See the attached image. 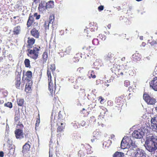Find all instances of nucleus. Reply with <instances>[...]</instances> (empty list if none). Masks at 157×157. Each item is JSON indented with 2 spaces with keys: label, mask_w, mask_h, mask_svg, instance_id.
<instances>
[{
  "label": "nucleus",
  "mask_w": 157,
  "mask_h": 157,
  "mask_svg": "<svg viewBox=\"0 0 157 157\" xmlns=\"http://www.w3.org/2000/svg\"><path fill=\"white\" fill-rule=\"evenodd\" d=\"M144 145L147 150L152 152L157 149V139L154 136H148Z\"/></svg>",
  "instance_id": "f257e3e1"
},
{
  "label": "nucleus",
  "mask_w": 157,
  "mask_h": 157,
  "mask_svg": "<svg viewBox=\"0 0 157 157\" xmlns=\"http://www.w3.org/2000/svg\"><path fill=\"white\" fill-rule=\"evenodd\" d=\"M47 74L48 78V89L51 94H52L54 92H55L56 85L55 83L53 84L52 82L51 71L49 70H48Z\"/></svg>",
  "instance_id": "f03ea898"
},
{
  "label": "nucleus",
  "mask_w": 157,
  "mask_h": 157,
  "mask_svg": "<svg viewBox=\"0 0 157 157\" xmlns=\"http://www.w3.org/2000/svg\"><path fill=\"white\" fill-rule=\"evenodd\" d=\"M40 48V47H33L31 49L29 50L28 51L29 53V56L34 59H36L38 57V51Z\"/></svg>",
  "instance_id": "7ed1b4c3"
},
{
  "label": "nucleus",
  "mask_w": 157,
  "mask_h": 157,
  "mask_svg": "<svg viewBox=\"0 0 157 157\" xmlns=\"http://www.w3.org/2000/svg\"><path fill=\"white\" fill-rule=\"evenodd\" d=\"M143 98L147 104L149 105H154L156 101L155 98L147 94H144Z\"/></svg>",
  "instance_id": "20e7f679"
},
{
  "label": "nucleus",
  "mask_w": 157,
  "mask_h": 157,
  "mask_svg": "<svg viewBox=\"0 0 157 157\" xmlns=\"http://www.w3.org/2000/svg\"><path fill=\"white\" fill-rule=\"evenodd\" d=\"M150 122L151 128L153 131H157V116L152 118Z\"/></svg>",
  "instance_id": "39448f33"
},
{
  "label": "nucleus",
  "mask_w": 157,
  "mask_h": 157,
  "mask_svg": "<svg viewBox=\"0 0 157 157\" xmlns=\"http://www.w3.org/2000/svg\"><path fill=\"white\" fill-rule=\"evenodd\" d=\"M135 157H146V154L144 150L141 149H137L135 152Z\"/></svg>",
  "instance_id": "423d86ee"
},
{
  "label": "nucleus",
  "mask_w": 157,
  "mask_h": 157,
  "mask_svg": "<svg viewBox=\"0 0 157 157\" xmlns=\"http://www.w3.org/2000/svg\"><path fill=\"white\" fill-rule=\"evenodd\" d=\"M144 135V132L140 129L135 130L132 134L133 137L136 139H140Z\"/></svg>",
  "instance_id": "0eeeda50"
},
{
  "label": "nucleus",
  "mask_w": 157,
  "mask_h": 157,
  "mask_svg": "<svg viewBox=\"0 0 157 157\" xmlns=\"http://www.w3.org/2000/svg\"><path fill=\"white\" fill-rule=\"evenodd\" d=\"M16 138L17 139H21L24 138V132L21 129H17L15 131Z\"/></svg>",
  "instance_id": "6e6552de"
},
{
  "label": "nucleus",
  "mask_w": 157,
  "mask_h": 157,
  "mask_svg": "<svg viewBox=\"0 0 157 157\" xmlns=\"http://www.w3.org/2000/svg\"><path fill=\"white\" fill-rule=\"evenodd\" d=\"M150 86L155 91H157V77L154 78L150 83Z\"/></svg>",
  "instance_id": "1a4fd4ad"
},
{
  "label": "nucleus",
  "mask_w": 157,
  "mask_h": 157,
  "mask_svg": "<svg viewBox=\"0 0 157 157\" xmlns=\"http://www.w3.org/2000/svg\"><path fill=\"white\" fill-rule=\"evenodd\" d=\"M46 2L44 1H42L39 5L38 9L40 11L42 12L45 11L47 9Z\"/></svg>",
  "instance_id": "9d476101"
},
{
  "label": "nucleus",
  "mask_w": 157,
  "mask_h": 157,
  "mask_svg": "<svg viewBox=\"0 0 157 157\" xmlns=\"http://www.w3.org/2000/svg\"><path fill=\"white\" fill-rule=\"evenodd\" d=\"M126 141L123 138L121 143V147L122 149H124L125 148H130V145L129 142L128 143H126Z\"/></svg>",
  "instance_id": "9b49d317"
},
{
  "label": "nucleus",
  "mask_w": 157,
  "mask_h": 157,
  "mask_svg": "<svg viewBox=\"0 0 157 157\" xmlns=\"http://www.w3.org/2000/svg\"><path fill=\"white\" fill-rule=\"evenodd\" d=\"M28 47L29 48H32V45L35 43V40L33 38L28 37Z\"/></svg>",
  "instance_id": "f8f14e48"
},
{
  "label": "nucleus",
  "mask_w": 157,
  "mask_h": 157,
  "mask_svg": "<svg viewBox=\"0 0 157 157\" xmlns=\"http://www.w3.org/2000/svg\"><path fill=\"white\" fill-rule=\"evenodd\" d=\"M31 33L32 35L34 37L38 38L39 36V33L38 30L35 29H33L31 31Z\"/></svg>",
  "instance_id": "ddd939ff"
},
{
  "label": "nucleus",
  "mask_w": 157,
  "mask_h": 157,
  "mask_svg": "<svg viewBox=\"0 0 157 157\" xmlns=\"http://www.w3.org/2000/svg\"><path fill=\"white\" fill-rule=\"evenodd\" d=\"M33 17L32 16H31V14H30L27 24L28 27H29L31 26L33 23Z\"/></svg>",
  "instance_id": "4468645a"
},
{
  "label": "nucleus",
  "mask_w": 157,
  "mask_h": 157,
  "mask_svg": "<svg viewBox=\"0 0 157 157\" xmlns=\"http://www.w3.org/2000/svg\"><path fill=\"white\" fill-rule=\"evenodd\" d=\"M30 146V145L28 143H26L23 147V150L22 152L23 153L26 152L29 150Z\"/></svg>",
  "instance_id": "2eb2a0df"
},
{
  "label": "nucleus",
  "mask_w": 157,
  "mask_h": 157,
  "mask_svg": "<svg viewBox=\"0 0 157 157\" xmlns=\"http://www.w3.org/2000/svg\"><path fill=\"white\" fill-rule=\"evenodd\" d=\"M127 140H128L129 142V144L130 145V147H131V149L133 148H136L137 147L136 144L134 142H132L131 139H130L127 138Z\"/></svg>",
  "instance_id": "dca6fc26"
},
{
  "label": "nucleus",
  "mask_w": 157,
  "mask_h": 157,
  "mask_svg": "<svg viewBox=\"0 0 157 157\" xmlns=\"http://www.w3.org/2000/svg\"><path fill=\"white\" fill-rule=\"evenodd\" d=\"M21 78L20 77L17 76V77L16 79L15 86L17 88H19L21 84Z\"/></svg>",
  "instance_id": "f3484780"
},
{
  "label": "nucleus",
  "mask_w": 157,
  "mask_h": 157,
  "mask_svg": "<svg viewBox=\"0 0 157 157\" xmlns=\"http://www.w3.org/2000/svg\"><path fill=\"white\" fill-rule=\"evenodd\" d=\"M21 31V27L19 26H17L14 28L13 32L14 34H18Z\"/></svg>",
  "instance_id": "a211bd4d"
},
{
  "label": "nucleus",
  "mask_w": 157,
  "mask_h": 157,
  "mask_svg": "<svg viewBox=\"0 0 157 157\" xmlns=\"http://www.w3.org/2000/svg\"><path fill=\"white\" fill-rule=\"evenodd\" d=\"M46 4L47 9L49 8H52L53 7L54 2L52 1H50L47 2H46Z\"/></svg>",
  "instance_id": "6ab92c4d"
},
{
  "label": "nucleus",
  "mask_w": 157,
  "mask_h": 157,
  "mask_svg": "<svg viewBox=\"0 0 157 157\" xmlns=\"http://www.w3.org/2000/svg\"><path fill=\"white\" fill-rule=\"evenodd\" d=\"M124 154L120 152H116L114 154L113 157H123Z\"/></svg>",
  "instance_id": "aec40b11"
},
{
  "label": "nucleus",
  "mask_w": 157,
  "mask_h": 157,
  "mask_svg": "<svg viewBox=\"0 0 157 157\" xmlns=\"http://www.w3.org/2000/svg\"><path fill=\"white\" fill-rule=\"evenodd\" d=\"M30 61L28 59H26L24 61V63L25 65V66L26 67H29L30 68L31 67V66L30 65Z\"/></svg>",
  "instance_id": "412c9836"
},
{
  "label": "nucleus",
  "mask_w": 157,
  "mask_h": 157,
  "mask_svg": "<svg viewBox=\"0 0 157 157\" xmlns=\"http://www.w3.org/2000/svg\"><path fill=\"white\" fill-rule=\"evenodd\" d=\"M65 124L63 123H61V125L57 128V131L61 132L64 128Z\"/></svg>",
  "instance_id": "4be33fe9"
},
{
  "label": "nucleus",
  "mask_w": 157,
  "mask_h": 157,
  "mask_svg": "<svg viewBox=\"0 0 157 157\" xmlns=\"http://www.w3.org/2000/svg\"><path fill=\"white\" fill-rule=\"evenodd\" d=\"M121 67H122V66H121ZM123 68H124V69H123L124 71L125 70V71L128 70L129 67V63L128 62H127L126 63L123 65Z\"/></svg>",
  "instance_id": "5701e85b"
},
{
  "label": "nucleus",
  "mask_w": 157,
  "mask_h": 157,
  "mask_svg": "<svg viewBox=\"0 0 157 157\" xmlns=\"http://www.w3.org/2000/svg\"><path fill=\"white\" fill-rule=\"evenodd\" d=\"M25 75L27 76V79L29 80L32 77V73L31 71H28L26 72Z\"/></svg>",
  "instance_id": "b1692460"
},
{
  "label": "nucleus",
  "mask_w": 157,
  "mask_h": 157,
  "mask_svg": "<svg viewBox=\"0 0 157 157\" xmlns=\"http://www.w3.org/2000/svg\"><path fill=\"white\" fill-rule=\"evenodd\" d=\"M115 67H117V69L116 70H115V71H118V72L120 73V74L121 75H123V72H122V70L119 68L120 66L119 65H115Z\"/></svg>",
  "instance_id": "393cba45"
},
{
  "label": "nucleus",
  "mask_w": 157,
  "mask_h": 157,
  "mask_svg": "<svg viewBox=\"0 0 157 157\" xmlns=\"http://www.w3.org/2000/svg\"><path fill=\"white\" fill-rule=\"evenodd\" d=\"M89 78H90L91 77L93 78H95L96 77V75L94 74L93 71H89Z\"/></svg>",
  "instance_id": "a878e982"
},
{
  "label": "nucleus",
  "mask_w": 157,
  "mask_h": 157,
  "mask_svg": "<svg viewBox=\"0 0 157 157\" xmlns=\"http://www.w3.org/2000/svg\"><path fill=\"white\" fill-rule=\"evenodd\" d=\"M49 21H48L49 24H52L54 21V16H50L49 17Z\"/></svg>",
  "instance_id": "bb28decb"
},
{
  "label": "nucleus",
  "mask_w": 157,
  "mask_h": 157,
  "mask_svg": "<svg viewBox=\"0 0 157 157\" xmlns=\"http://www.w3.org/2000/svg\"><path fill=\"white\" fill-rule=\"evenodd\" d=\"M17 102L18 105L19 106H21L23 104L24 100L21 99H19L17 101Z\"/></svg>",
  "instance_id": "cd10ccee"
},
{
  "label": "nucleus",
  "mask_w": 157,
  "mask_h": 157,
  "mask_svg": "<svg viewBox=\"0 0 157 157\" xmlns=\"http://www.w3.org/2000/svg\"><path fill=\"white\" fill-rule=\"evenodd\" d=\"M5 106L8 107L10 108H11L12 107V103L11 102H8L7 103H5L4 104Z\"/></svg>",
  "instance_id": "c85d7f7f"
},
{
  "label": "nucleus",
  "mask_w": 157,
  "mask_h": 157,
  "mask_svg": "<svg viewBox=\"0 0 157 157\" xmlns=\"http://www.w3.org/2000/svg\"><path fill=\"white\" fill-rule=\"evenodd\" d=\"M34 17H36V19H39L40 17V15L36 13H35L33 15Z\"/></svg>",
  "instance_id": "c756f323"
},
{
  "label": "nucleus",
  "mask_w": 157,
  "mask_h": 157,
  "mask_svg": "<svg viewBox=\"0 0 157 157\" xmlns=\"http://www.w3.org/2000/svg\"><path fill=\"white\" fill-rule=\"evenodd\" d=\"M31 90V87H29V86H27L26 84L25 86V90L26 92H28L29 91Z\"/></svg>",
  "instance_id": "7c9ffc66"
},
{
  "label": "nucleus",
  "mask_w": 157,
  "mask_h": 157,
  "mask_svg": "<svg viewBox=\"0 0 157 157\" xmlns=\"http://www.w3.org/2000/svg\"><path fill=\"white\" fill-rule=\"evenodd\" d=\"M124 84L126 87H128L130 84V82L128 80H126L124 81Z\"/></svg>",
  "instance_id": "2f4dec72"
},
{
  "label": "nucleus",
  "mask_w": 157,
  "mask_h": 157,
  "mask_svg": "<svg viewBox=\"0 0 157 157\" xmlns=\"http://www.w3.org/2000/svg\"><path fill=\"white\" fill-rule=\"evenodd\" d=\"M78 156L80 157H83L84 155L82 151H80L78 153Z\"/></svg>",
  "instance_id": "473e14b6"
},
{
  "label": "nucleus",
  "mask_w": 157,
  "mask_h": 157,
  "mask_svg": "<svg viewBox=\"0 0 157 157\" xmlns=\"http://www.w3.org/2000/svg\"><path fill=\"white\" fill-rule=\"evenodd\" d=\"M49 24L48 21L45 22V25L46 29H48Z\"/></svg>",
  "instance_id": "72a5a7b5"
},
{
  "label": "nucleus",
  "mask_w": 157,
  "mask_h": 157,
  "mask_svg": "<svg viewBox=\"0 0 157 157\" xmlns=\"http://www.w3.org/2000/svg\"><path fill=\"white\" fill-rule=\"evenodd\" d=\"M40 123V120L39 119H37L36 120V127H38Z\"/></svg>",
  "instance_id": "f704fd0d"
},
{
  "label": "nucleus",
  "mask_w": 157,
  "mask_h": 157,
  "mask_svg": "<svg viewBox=\"0 0 157 157\" xmlns=\"http://www.w3.org/2000/svg\"><path fill=\"white\" fill-rule=\"evenodd\" d=\"M48 56L47 54V53H44L43 55V57L45 60H46L47 59V58Z\"/></svg>",
  "instance_id": "c9c22d12"
},
{
  "label": "nucleus",
  "mask_w": 157,
  "mask_h": 157,
  "mask_svg": "<svg viewBox=\"0 0 157 157\" xmlns=\"http://www.w3.org/2000/svg\"><path fill=\"white\" fill-rule=\"evenodd\" d=\"M98 9L99 11H101L103 10L104 7L102 6H100L98 7Z\"/></svg>",
  "instance_id": "e433bc0d"
},
{
  "label": "nucleus",
  "mask_w": 157,
  "mask_h": 157,
  "mask_svg": "<svg viewBox=\"0 0 157 157\" xmlns=\"http://www.w3.org/2000/svg\"><path fill=\"white\" fill-rule=\"evenodd\" d=\"M93 134L94 135V137H96L98 135V132L96 131H94L93 132Z\"/></svg>",
  "instance_id": "4c0bfd02"
},
{
  "label": "nucleus",
  "mask_w": 157,
  "mask_h": 157,
  "mask_svg": "<svg viewBox=\"0 0 157 157\" xmlns=\"http://www.w3.org/2000/svg\"><path fill=\"white\" fill-rule=\"evenodd\" d=\"M50 69L51 71H52L54 70H55V67L54 65H51Z\"/></svg>",
  "instance_id": "58836bf2"
},
{
  "label": "nucleus",
  "mask_w": 157,
  "mask_h": 157,
  "mask_svg": "<svg viewBox=\"0 0 157 157\" xmlns=\"http://www.w3.org/2000/svg\"><path fill=\"white\" fill-rule=\"evenodd\" d=\"M4 156V153L2 151H0V157H3Z\"/></svg>",
  "instance_id": "ea45409f"
},
{
  "label": "nucleus",
  "mask_w": 157,
  "mask_h": 157,
  "mask_svg": "<svg viewBox=\"0 0 157 157\" xmlns=\"http://www.w3.org/2000/svg\"><path fill=\"white\" fill-rule=\"evenodd\" d=\"M116 102L117 103H120L121 102L120 101V98H117L116 99Z\"/></svg>",
  "instance_id": "a19ab883"
},
{
  "label": "nucleus",
  "mask_w": 157,
  "mask_h": 157,
  "mask_svg": "<svg viewBox=\"0 0 157 157\" xmlns=\"http://www.w3.org/2000/svg\"><path fill=\"white\" fill-rule=\"evenodd\" d=\"M19 119V118L18 117H15V120L16 122H17Z\"/></svg>",
  "instance_id": "79ce46f5"
},
{
  "label": "nucleus",
  "mask_w": 157,
  "mask_h": 157,
  "mask_svg": "<svg viewBox=\"0 0 157 157\" xmlns=\"http://www.w3.org/2000/svg\"><path fill=\"white\" fill-rule=\"evenodd\" d=\"M99 99H101V100L100 101V102L101 103H102L103 99H102V97H99Z\"/></svg>",
  "instance_id": "37998d69"
},
{
  "label": "nucleus",
  "mask_w": 157,
  "mask_h": 157,
  "mask_svg": "<svg viewBox=\"0 0 157 157\" xmlns=\"http://www.w3.org/2000/svg\"><path fill=\"white\" fill-rule=\"evenodd\" d=\"M102 109L103 110H104L105 112H104V114H105V111H106L107 110V109H106V108H104V107H103V108Z\"/></svg>",
  "instance_id": "c03bdc74"
},
{
  "label": "nucleus",
  "mask_w": 157,
  "mask_h": 157,
  "mask_svg": "<svg viewBox=\"0 0 157 157\" xmlns=\"http://www.w3.org/2000/svg\"><path fill=\"white\" fill-rule=\"evenodd\" d=\"M52 26L53 28H55L56 27V25L55 24H52Z\"/></svg>",
  "instance_id": "a18cd8bd"
},
{
  "label": "nucleus",
  "mask_w": 157,
  "mask_h": 157,
  "mask_svg": "<svg viewBox=\"0 0 157 157\" xmlns=\"http://www.w3.org/2000/svg\"><path fill=\"white\" fill-rule=\"evenodd\" d=\"M90 118L93 119V120H95L94 117V116H92Z\"/></svg>",
  "instance_id": "49530a36"
},
{
  "label": "nucleus",
  "mask_w": 157,
  "mask_h": 157,
  "mask_svg": "<svg viewBox=\"0 0 157 157\" xmlns=\"http://www.w3.org/2000/svg\"><path fill=\"white\" fill-rule=\"evenodd\" d=\"M107 27L109 29H110V27H111V25H110V24H109L108 25H107Z\"/></svg>",
  "instance_id": "de8ad7c7"
},
{
  "label": "nucleus",
  "mask_w": 157,
  "mask_h": 157,
  "mask_svg": "<svg viewBox=\"0 0 157 157\" xmlns=\"http://www.w3.org/2000/svg\"><path fill=\"white\" fill-rule=\"evenodd\" d=\"M140 40H143V36H141L140 37Z\"/></svg>",
  "instance_id": "09e8293b"
},
{
  "label": "nucleus",
  "mask_w": 157,
  "mask_h": 157,
  "mask_svg": "<svg viewBox=\"0 0 157 157\" xmlns=\"http://www.w3.org/2000/svg\"><path fill=\"white\" fill-rule=\"evenodd\" d=\"M54 126V123H53V124H52V123L51 124V127H52H52H53V126Z\"/></svg>",
  "instance_id": "8fccbe9b"
},
{
  "label": "nucleus",
  "mask_w": 157,
  "mask_h": 157,
  "mask_svg": "<svg viewBox=\"0 0 157 157\" xmlns=\"http://www.w3.org/2000/svg\"><path fill=\"white\" fill-rule=\"evenodd\" d=\"M80 90H81V91H82V92H85V89H80Z\"/></svg>",
  "instance_id": "3c124183"
},
{
  "label": "nucleus",
  "mask_w": 157,
  "mask_h": 157,
  "mask_svg": "<svg viewBox=\"0 0 157 157\" xmlns=\"http://www.w3.org/2000/svg\"><path fill=\"white\" fill-rule=\"evenodd\" d=\"M125 59V58L124 57H123L122 58V59H121V60L122 61H124Z\"/></svg>",
  "instance_id": "603ef678"
},
{
  "label": "nucleus",
  "mask_w": 157,
  "mask_h": 157,
  "mask_svg": "<svg viewBox=\"0 0 157 157\" xmlns=\"http://www.w3.org/2000/svg\"><path fill=\"white\" fill-rule=\"evenodd\" d=\"M54 112L53 111H52V115H51V117H53V114H54Z\"/></svg>",
  "instance_id": "864d4df0"
},
{
  "label": "nucleus",
  "mask_w": 157,
  "mask_h": 157,
  "mask_svg": "<svg viewBox=\"0 0 157 157\" xmlns=\"http://www.w3.org/2000/svg\"><path fill=\"white\" fill-rule=\"evenodd\" d=\"M105 86H107V87H108V86H109V85L108 84H107V83H105Z\"/></svg>",
  "instance_id": "5fc2aeb1"
},
{
  "label": "nucleus",
  "mask_w": 157,
  "mask_h": 157,
  "mask_svg": "<svg viewBox=\"0 0 157 157\" xmlns=\"http://www.w3.org/2000/svg\"><path fill=\"white\" fill-rule=\"evenodd\" d=\"M91 141L92 142H93L94 141V139H91Z\"/></svg>",
  "instance_id": "6e6d98bb"
},
{
  "label": "nucleus",
  "mask_w": 157,
  "mask_h": 157,
  "mask_svg": "<svg viewBox=\"0 0 157 157\" xmlns=\"http://www.w3.org/2000/svg\"><path fill=\"white\" fill-rule=\"evenodd\" d=\"M109 103H111V104H112V103H111V101H108V104H109Z\"/></svg>",
  "instance_id": "4d7b16f0"
},
{
  "label": "nucleus",
  "mask_w": 157,
  "mask_h": 157,
  "mask_svg": "<svg viewBox=\"0 0 157 157\" xmlns=\"http://www.w3.org/2000/svg\"><path fill=\"white\" fill-rule=\"evenodd\" d=\"M106 39V37L105 36H104V40H105Z\"/></svg>",
  "instance_id": "13d9d810"
},
{
  "label": "nucleus",
  "mask_w": 157,
  "mask_h": 157,
  "mask_svg": "<svg viewBox=\"0 0 157 157\" xmlns=\"http://www.w3.org/2000/svg\"><path fill=\"white\" fill-rule=\"evenodd\" d=\"M136 1L139 2L141 1H142V0H136Z\"/></svg>",
  "instance_id": "bf43d9fd"
},
{
  "label": "nucleus",
  "mask_w": 157,
  "mask_h": 157,
  "mask_svg": "<svg viewBox=\"0 0 157 157\" xmlns=\"http://www.w3.org/2000/svg\"><path fill=\"white\" fill-rule=\"evenodd\" d=\"M155 43L157 44V40L155 41Z\"/></svg>",
  "instance_id": "052dcab7"
},
{
  "label": "nucleus",
  "mask_w": 157,
  "mask_h": 157,
  "mask_svg": "<svg viewBox=\"0 0 157 157\" xmlns=\"http://www.w3.org/2000/svg\"><path fill=\"white\" fill-rule=\"evenodd\" d=\"M136 56V55L134 54V55H133L132 56H133V57H134V56Z\"/></svg>",
  "instance_id": "680f3d73"
},
{
  "label": "nucleus",
  "mask_w": 157,
  "mask_h": 157,
  "mask_svg": "<svg viewBox=\"0 0 157 157\" xmlns=\"http://www.w3.org/2000/svg\"><path fill=\"white\" fill-rule=\"evenodd\" d=\"M52 156V155H51L50 154H49V157H51Z\"/></svg>",
  "instance_id": "e2e57ef3"
},
{
  "label": "nucleus",
  "mask_w": 157,
  "mask_h": 157,
  "mask_svg": "<svg viewBox=\"0 0 157 157\" xmlns=\"http://www.w3.org/2000/svg\"><path fill=\"white\" fill-rule=\"evenodd\" d=\"M52 156V155H51L50 154H49V157H51Z\"/></svg>",
  "instance_id": "0e129e2a"
},
{
  "label": "nucleus",
  "mask_w": 157,
  "mask_h": 157,
  "mask_svg": "<svg viewBox=\"0 0 157 157\" xmlns=\"http://www.w3.org/2000/svg\"><path fill=\"white\" fill-rule=\"evenodd\" d=\"M140 58L139 57H138V60H140Z\"/></svg>",
  "instance_id": "69168bd1"
},
{
  "label": "nucleus",
  "mask_w": 157,
  "mask_h": 157,
  "mask_svg": "<svg viewBox=\"0 0 157 157\" xmlns=\"http://www.w3.org/2000/svg\"><path fill=\"white\" fill-rule=\"evenodd\" d=\"M13 18H14V19H15V18H16V17H13Z\"/></svg>",
  "instance_id": "338daca9"
},
{
  "label": "nucleus",
  "mask_w": 157,
  "mask_h": 157,
  "mask_svg": "<svg viewBox=\"0 0 157 157\" xmlns=\"http://www.w3.org/2000/svg\"><path fill=\"white\" fill-rule=\"evenodd\" d=\"M83 110H85V109L83 108Z\"/></svg>",
  "instance_id": "774afa93"
}]
</instances>
